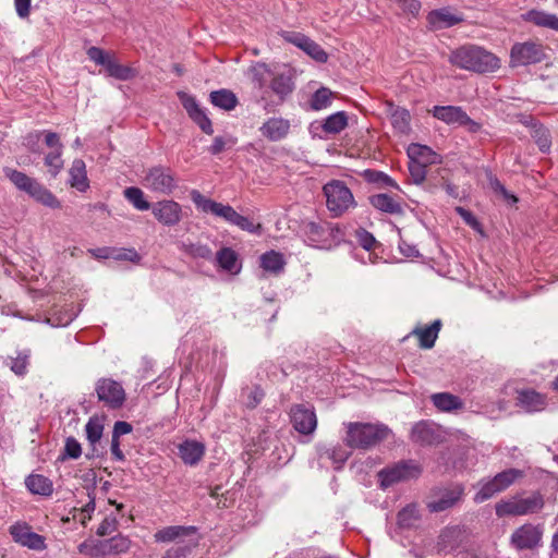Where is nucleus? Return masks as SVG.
Listing matches in <instances>:
<instances>
[{
    "label": "nucleus",
    "mask_w": 558,
    "mask_h": 558,
    "mask_svg": "<svg viewBox=\"0 0 558 558\" xmlns=\"http://www.w3.org/2000/svg\"><path fill=\"white\" fill-rule=\"evenodd\" d=\"M190 195L192 202L201 211L219 217L230 225L236 226L241 230L250 233L259 234L262 232V225L254 223L247 217L240 215L230 205H223L222 203L207 198L197 190H192Z\"/></svg>",
    "instance_id": "nucleus-2"
},
{
    "label": "nucleus",
    "mask_w": 558,
    "mask_h": 558,
    "mask_svg": "<svg viewBox=\"0 0 558 558\" xmlns=\"http://www.w3.org/2000/svg\"><path fill=\"white\" fill-rule=\"evenodd\" d=\"M98 400L111 409H119L125 401L122 385L111 378H101L96 384Z\"/></svg>",
    "instance_id": "nucleus-12"
},
{
    "label": "nucleus",
    "mask_w": 558,
    "mask_h": 558,
    "mask_svg": "<svg viewBox=\"0 0 558 558\" xmlns=\"http://www.w3.org/2000/svg\"><path fill=\"white\" fill-rule=\"evenodd\" d=\"M348 125V117L343 111H339L329 116L324 124L323 130L326 133L337 134L341 132Z\"/></svg>",
    "instance_id": "nucleus-38"
},
{
    "label": "nucleus",
    "mask_w": 558,
    "mask_h": 558,
    "mask_svg": "<svg viewBox=\"0 0 558 558\" xmlns=\"http://www.w3.org/2000/svg\"><path fill=\"white\" fill-rule=\"evenodd\" d=\"M62 150H45L40 148L39 154L43 155L44 166L52 178H56L63 168Z\"/></svg>",
    "instance_id": "nucleus-30"
},
{
    "label": "nucleus",
    "mask_w": 558,
    "mask_h": 558,
    "mask_svg": "<svg viewBox=\"0 0 558 558\" xmlns=\"http://www.w3.org/2000/svg\"><path fill=\"white\" fill-rule=\"evenodd\" d=\"M217 262L221 268L229 272H238V255L230 247H223L217 253Z\"/></svg>",
    "instance_id": "nucleus-35"
},
{
    "label": "nucleus",
    "mask_w": 558,
    "mask_h": 558,
    "mask_svg": "<svg viewBox=\"0 0 558 558\" xmlns=\"http://www.w3.org/2000/svg\"><path fill=\"white\" fill-rule=\"evenodd\" d=\"M369 203L372 206L383 213L390 215H402L403 207L401 203L395 197L386 194L379 193L369 197Z\"/></svg>",
    "instance_id": "nucleus-23"
},
{
    "label": "nucleus",
    "mask_w": 558,
    "mask_h": 558,
    "mask_svg": "<svg viewBox=\"0 0 558 558\" xmlns=\"http://www.w3.org/2000/svg\"><path fill=\"white\" fill-rule=\"evenodd\" d=\"M245 392H246V397H247L246 407L251 408V409L256 408L260 403V401L263 400V398L265 396L263 389H260L257 386L252 389L246 390Z\"/></svg>",
    "instance_id": "nucleus-60"
},
{
    "label": "nucleus",
    "mask_w": 558,
    "mask_h": 558,
    "mask_svg": "<svg viewBox=\"0 0 558 558\" xmlns=\"http://www.w3.org/2000/svg\"><path fill=\"white\" fill-rule=\"evenodd\" d=\"M209 97L214 106L227 111L234 109L238 105L236 96L228 89L211 92Z\"/></svg>",
    "instance_id": "nucleus-31"
},
{
    "label": "nucleus",
    "mask_w": 558,
    "mask_h": 558,
    "mask_svg": "<svg viewBox=\"0 0 558 558\" xmlns=\"http://www.w3.org/2000/svg\"><path fill=\"white\" fill-rule=\"evenodd\" d=\"M427 21L435 29L449 28L462 22V17L453 14L447 8L433 10L428 13Z\"/></svg>",
    "instance_id": "nucleus-20"
},
{
    "label": "nucleus",
    "mask_w": 558,
    "mask_h": 558,
    "mask_svg": "<svg viewBox=\"0 0 558 558\" xmlns=\"http://www.w3.org/2000/svg\"><path fill=\"white\" fill-rule=\"evenodd\" d=\"M517 405L526 412H539L546 407V397L534 389H518Z\"/></svg>",
    "instance_id": "nucleus-18"
},
{
    "label": "nucleus",
    "mask_w": 558,
    "mask_h": 558,
    "mask_svg": "<svg viewBox=\"0 0 558 558\" xmlns=\"http://www.w3.org/2000/svg\"><path fill=\"white\" fill-rule=\"evenodd\" d=\"M433 404L441 412H452L463 408L462 400L449 392H438L430 397Z\"/></svg>",
    "instance_id": "nucleus-28"
},
{
    "label": "nucleus",
    "mask_w": 558,
    "mask_h": 558,
    "mask_svg": "<svg viewBox=\"0 0 558 558\" xmlns=\"http://www.w3.org/2000/svg\"><path fill=\"white\" fill-rule=\"evenodd\" d=\"M332 92L327 87L317 89L311 99V108L313 110H323L331 105Z\"/></svg>",
    "instance_id": "nucleus-41"
},
{
    "label": "nucleus",
    "mask_w": 558,
    "mask_h": 558,
    "mask_svg": "<svg viewBox=\"0 0 558 558\" xmlns=\"http://www.w3.org/2000/svg\"><path fill=\"white\" fill-rule=\"evenodd\" d=\"M178 96L181 100L182 106L189 113L190 118H192L202 110L193 96L187 95L183 92L178 93Z\"/></svg>",
    "instance_id": "nucleus-54"
},
{
    "label": "nucleus",
    "mask_w": 558,
    "mask_h": 558,
    "mask_svg": "<svg viewBox=\"0 0 558 558\" xmlns=\"http://www.w3.org/2000/svg\"><path fill=\"white\" fill-rule=\"evenodd\" d=\"M154 217L163 226L178 225L182 218L181 205L172 199H163L151 206Z\"/></svg>",
    "instance_id": "nucleus-15"
},
{
    "label": "nucleus",
    "mask_w": 558,
    "mask_h": 558,
    "mask_svg": "<svg viewBox=\"0 0 558 558\" xmlns=\"http://www.w3.org/2000/svg\"><path fill=\"white\" fill-rule=\"evenodd\" d=\"M420 520V513L415 505H408L398 513V524L401 527H412Z\"/></svg>",
    "instance_id": "nucleus-40"
},
{
    "label": "nucleus",
    "mask_w": 558,
    "mask_h": 558,
    "mask_svg": "<svg viewBox=\"0 0 558 558\" xmlns=\"http://www.w3.org/2000/svg\"><path fill=\"white\" fill-rule=\"evenodd\" d=\"M500 492L502 490L494 477L481 485L478 492L474 496V501L476 504L484 502Z\"/></svg>",
    "instance_id": "nucleus-42"
},
{
    "label": "nucleus",
    "mask_w": 558,
    "mask_h": 558,
    "mask_svg": "<svg viewBox=\"0 0 558 558\" xmlns=\"http://www.w3.org/2000/svg\"><path fill=\"white\" fill-rule=\"evenodd\" d=\"M421 466L413 461H402L393 466L386 468L378 473L380 485L389 487L399 482L416 478L421 475Z\"/></svg>",
    "instance_id": "nucleus-10"
},
{
    "label": "nucleus",
    "mask_w": 558,
    "mask_h": 558,
    "mask_svg": "<svg viewBox=\"0 0 558 558\" xmlns=\"http://www.w3.org/2000/svg\"><path fill=\"white\" fill-rule=\"evenodd\" d=\"M85 432L88 441L94 445L100 440L104 432V425L98 417L93 416L85 425Z\"/></svg>",
    "instance_id": "nucleus-45"
},
{
    "label": "nucleus",
    "mask_w": 558,
    "mask_h": 558,
    "mask_svg": "<svg viewBox=\"0 0 558 558\" xmlns=\"http://www.w3.org/2000/svg\"><path fill=\"white\" fill-rule=\"evenodd\" d=\"M303 232L307 236L308 241L313 243L319 242L325 233L323 226L315 221L304 222Z\"/></svg>",
    "instance_id": "nucleus-49"
},
{
    "label": "nucleus",
    "mask_w": 558,
    "mask_h": 558,
    "mask_svg": "<svg viewBox=\"0 0 558 558\" xmlns=\"http://www.w3.org/2000/svg\"><path fill=\"white\" fill-rule=\"evenodd\" d=\"M544 507L543 497L533 494L527 497H511L496 504L495 510L499 518L508 515H527L538 512Z\"/></svg>",
    "instance_id": "nucleus-5"
},
{
    "label": "nucleus",
    "mask_w": 558,
    "mask_h": 558,
    "mask_svg": "<svg viewBox=\"0 0 558 558\" xmlns=\"http://www.w3.org/2000/svg\"><path fill=\"white\" fill-rule=\"evenodd\" d=\"M78 311L73 304H56L44 322L52 327H64L77 316Z\"/></svg>",
    "instance_id": "nucleus-17"
},
{
    "label": "nucleus",
    "mask_w": 558,
    "mask_h": 558,
    "mask_svg": "<svg viewBox=\"0 0 558 558\" xmlns=\"http://www.w3.org/2000/svg\"><path fill=\"white\" fill-rule=\"evenodd\" d=\"M543 529L541 525L526 523L514 530L511 535V545L519 549H533L542 542Z\"/></svg>",
    "instance_id": "nucleus-14"
},
{
    "label": "nucleus",
    "mask_w": 558,
    "mask_h": 558,
    "mask_svg": "<svg viewBox=\"0 0 558 558\" xmlns=\"http://www.w3.org/2000/svg\"><path fill=\"white\" fill-rule=\"evenodd\" d=\"M463 535L462 527L454 525V526H447L445 527L440 535H439V544L444 548H453L456 545L459 544Z\"/></svg>",
    "instance_id": "nucleus-36"
},
{
    "label": "nucleus",
    "mask_w": 558,
    "mask_h": 558,
    "mask_svg": "<svg viewBox=\"0 0 558 558\" xmlns=\"http://www.w3.org/2000/svg\"><path fill=\"white\" fill-rule=\"evenodd\" d=\"M10 362L8 365L10 366L11 371L14 372L16 375L22 376L27 371V365L29 364V355H22L19 354L15 359L10 357Z\"/></svg>",
    "instance_id": "nucleus-52"
},
{
    "label": "nucleus",
    "mask_w": 558,
    "mask_h": 558,
    "mask_svg": "<svg viewBox=\"0 0 558 558\" xmlns=\"http://www.w3.org/2000/svg\"><path fill=\"white\" fill-rule=\"evenodd\" d=\"M181 248L184 253L194 258L210 259L213 256L211 250L207 245L201 243H182Z\"/></svg>",
    "instance_id": "nucleus-44"
},
{
    "label": "nucleus",
    "mask_w": 558,
    "mask_h": 558,
    "mask_svg": "<svg viewBox=\"0 0 558 558\" xmlns=\"http://www.w3.org/2000/svg\"><path fill=\"white\" fill-rule=\"evenodd\" d=\"M489 185L490 189L496 193L499 194L506 199L507 202L514 204L518 202V198L509 193L507 189L504 186V184L495 177H489Z\"/></svg>",
    "instance_id": "nucleus-53"
},
{
    "label": "nucleus",
    "mask_w": 558,
    "mask_h": 558,
    "mask_svg": "<svg viewBox=\"0 0 558 558\" xmlns=\"http://www.w3.org/2000/svg\"><path fill=\"white\" fill-rule=\"evenodd\" d=\"M526 19L537 26L558 31V17L555 14L532 10L527 12Z\"/></svg>",
    "instance_id": "nucleus-34"
},
{
    "label": "nucleus",
    "mask_w": 558,
    "mask_h": 558,
    "mask_svg": "<svg viewBox=\"0 0 558 558\" xmlns=\"http://www.w3.org/2000/svg\"><path fill=\"white\" fill-rule=\"evenodd\" d=\"M357 239L360 245L367 251H371L376 243V240L373 236V234L367 232L366 230L357 232Z\"/></svg>",
    "instance_id": "nucleus-64"
},
{
    "label": "nucleus",
    "mask_w": 558,
    "mask_h": 558,
    "mask_svg": "<svg viewBox=\"0 0 558 558\" xmlns=\"http://www.w3.org/2000/svg\"><path fill=\"white\" fill-rule=\"evenodd\" d=\"M280 36L284 41L294 45L295 47L303 50L306 54L313 58L315 61L325 63L328 60L327 52L314 40L306 35L299 32L282 31Z\"/></svg>",
    "instance_id": "nucleus-13"
},
{
    "label": "nucleus",
    "mask_w": 558,
    "mask_h": 558,
    "mask_svg": "<svg viewBox=\"0 0 558 558\" xmlns=\"http://www.w3.org/2000/svg\"><path fill=\"white\" fill-rule=\"evenodd\" d=\"M326 206L332 217H341L356 207L353 193L343 181L331 180L323 187Z\"/></svg>",
    "instance_id": "nucleus-4"
},
{
    "label": "nucleus",
    "mask_w": 558,
    "mask_h": 558,
    "mask_svg": "<svg viewBox=\"0 0 558 558\" xmlns=\"http://www.w3.org/2000/svg\"><path fill=\"white\" fill-rule=\"evenodd\" d=\"M322 456H326L328 459L332 460L333 463L338 464L336 468H340L348 460L350 453L340 447H333L325 449Z\"/></svg>",
    "instance_id": "nucleus-50"
},
{
    "label": "nucleus",
    "mask_w": 558,
    "mask_h": 558,
    "mask_svg": "<svg viewBox=\"0 0 558 558\" xmlns=\"http://www.w3.org/2000/svg\"><path fill=\"white\" fill-rule=\"evenodd\" d=\"M52 492V482L45 476L37 475V495L50 496Z\"/></svg>",
    "instance_id": "nucleus-63"
},
{
    "label": "nucleus",
    "mask_w": 558,
    "mask_h": 558,
    "mask_svg": "<svg viewBox=\"0 0 558 558\" xmlns=\"http://www.w3.org/2000/svg\"><path fill=\"white\" fill-rule=\"evenodd\" d=\"M78 514L74 513L73 518L78 519L80 522L85 525L92 518V513L95 511V498H90L89 501L81 509H74Z\"/></svg>",
    "instance_id": "nucleus-58"
},
{
    "label": "nucleus",
    "mask_w": 558,
    "mask_h": 558,
    "mask_svg": "<svg viewBox=\"0 0 558 558\" xmlns=\"http://www.w3.org/2000/svg\"><path fill=\"white\" fill-rule=\"evenodd\" d=\"M37 202L50 208H58L60 206L57 197L46 189L37 187Z\"/></svg>",
    "instance_id": "nucleus-57"
},
{
    "label": "nucleus",
    "mask_w": 558,
    "mask_h": 558,
    "mask_svg": "<svg viewBox=\"0 0 558 558\" xmlns=\"http://www.w3.org/2000/svg\"><path fill=\"white\" fill-rule=\"evenodd\" d=\"M143 185L148 190L170 195L177 187L175 177L173 171L165 166H155L145 172Z\"/></svg>",
    "instance_id": "nucleus-8"
},
{
    "label": "nucleus",
    "mask_w": 558,
    "mask_h": 558,
    "mask_svg": "<svg viewBox=\"0 0 558 558\" xmlns=\"http://www.w3.org/2000/svg\"><path fill=\"white\" fill-rule=\"evenodd\" d=\"M7 175L17 189L25 191L31 196L35 194L33 190L32 179L28 178L23 172L16 170H7Z\"/></svg>",
    "instance_id": "nucleus-43"
},
{
    "label": "nucleus",
    "mask_w": 558,
    "mask_h": 558,
    "mask_svg": "<svg viewBox=\"0 0 558 558\" xmlns=\"http://www.w3.org/2000/svg\"><path fill=\"white\" fill-rule=\"evenodd\" d=\"M391 123L395 129L405 133L410 129V114L405 109L396 108L391 113Z\"/></svg>",
    "instance_id": "nucleus-46"
},
{
    "label": "nucleus",
    "mask_w": 558,
    "mask_h": 558,
    "mask_svg": "<svg viewBox=\"0 0 558 558\" xmlns=\"http://www.w3.org/2000/svg\"><path fill=\"white\" fill-rule=\"evenodd\" d=\"M262 134L270 141H280L290 130V123L282 118H270L260 126Z\"/></svg>",
    "instance_id": "nucleus-19"
},
{
    "label": "nucleus",
    "mask_w": 558,
    "mask_h": 558,
    "mask_svg": "<svg viewBox=\"0 0 558 558\" xmlns=\"http://www.w3.org/2000/svg\"><path fill=\"white\" fill-rule=\"evenodd\" d=\"M70 184L80 192H85L89 187L86 174V166L82 159H74L69 170Z\"/></svg>",
    "instance_id": "nucleus-24"
},
{
    "label": "nucleus",
    "mask_w": 558,
    "mask_h": 558,
    "mask_svg": "<svg viewBox=\"0 0 558 558\" xmlns=\"http://www.w3.org/2000/svg\"><path fill=\"white\" fill-rule=\"evenodd\" d=\"M131 541L122 535L99 543L97 550L101 555H119L130 549Z\"/></svg>",
    "instance_id": "nucleus-26"
},
{
    "label": "nucleus",
    "mask_w": 558,
    "mask_h": 558,
    "mask_svg": "<svg viewBox=\"0 0 558 558\" xmlns=\"http://www.w3.org/2000/svg\"><path fill=\"white\" fill-rule=\"evenodd\" d=\"M545 48L536 41L517 43L510 50V66H525L545 60Z\"/></svg>",
    "instance_id": "nucleus-9"
},
{
    "label": "nucleus",
    "mask_w": 558,
    "mask_h": 558,
    "mask_svg": "<svg viewBox=\"0 0 558 558\" xmlns=\"http://www.w3.org/2000/svg\"><path fill=\"white\" fill-rule=\"evenodd\" d=\"M522 476V472L517 469H509L504 472L498 473L495 478L498 483L501 490L507 489L510 485H512L517 478Z\"/></svg>",
    "instance_id": "nucleus-48"
},
{
    "label": "nucleus",
    "mask_w": 558,
    "mask_h": 558,
    "mask_svg": "<svg viewBox=\"0 0 558 558\" xmlns=\"http://www.w3.org/2000/svg\"><path fill=\"white\" fill-rule=\"evenodd\" d=\"M82 454L81 444L73 437H69L65 440L64 457L71 459H77Z\"/></svg>",
    "instance_id": "nucleus-59"
},
{
    "label": "nucleus",
    "mask_w": 558,
    "mask_h": 558,
    "mask_svg": "<svg viewBox=\"0 0 558 558\" xmlns=\"http://www.w3.org/2000/svg\"><path fill=\"white\" fill-rule=\"evenodd\" d=\"M284 265L283 255L278 252L269 251L260 256V267L266 271L279 274L283 270Z\"/></svg>",
    "instance_id": "nucleus-32"
},
{
    "label": "nucleus",
    "mask_w": 558,
    "mask_h": 558,
    "mask_svg": "<svg viewBox=\"0 0 558 558\" xmlns=\"http://www.w3.org/2000/svg\"><path fill=\"white\" fill-rule=\"evenodd\" d=\"M411 439L421 445H432L436 439V435L428 424L421 422L413 426Z\"/></svg>",
    "instance_id": "nucleus-33"
},
{
    "label": "nucleus",
    "mask_w": 558,
    "mask_h": 558,
    "mask_svg": "<svg viewBox=\"0 0 558 558\" xmlns=\"http://www.w3.org/2000/svg\"><path fill=\"white\" fill-rule=\"evenodd\" d=\"M432 112L436 119L447 124L465 126L472 133L481 129V124L472 120L461 107L435 106Z\"/></svg>",
    "instance_id": "nucleus-11"
},
{
    "label": "nucleus",
    "mask_w": 558,
    "mask_h": 558,
    "mask_svg": "<svg viewBox=\"0 0 558 558\" xmlns=\"http://www.w3.org/2000/svg\"><path fill=\"white\" fill-rule=\"evenodd\" d=\"M364 178L368 182L377 183L380 186H391L398 189V184L386 173L376 170H365Z\"/></svg>",
    "instance_id": "nucleus-47"
},
{
    "label": "nucleus",
    "mask_w": 558,
    "mask_h": 558,
    "mask_svg": "<svg viewBox=\"0 0 558 558\" xmlns=\"http://www.w3.org/2000/svg\"><path fill=\"white\" fill-rule=\"evenodd\" d=\"M449 62L460 69L476 73H492L500 68V59L486 49L465 45L453 50L449 56Z\"/></svg>",
    "instance_id": "nucleus-1"
},
{
    "label": "nucleus",
    "mask_w": 558,
    "mask_h": 558,
    "mask_svg": "<svg viewBox=\"0 0 558 558\" xmlns=\"http://www.w3.org/2000/svg\"><path fill=\"white\" fill-rule=\"evenodd\" d=\"M291 422L295 430L300 434H312L317 426V418L314 409L303 404H296L290 411Z\"/></svg>",
    "instance_id": "nucleus-16"
},
{
    "label": "nucleus",
    "mask_w": 558,
    "mask_h": 558,
    "mask_svg": "<svg viewBox=\"0 0 558 558\" xmlns=\"http://www.w3.org/2000/svg\"><path fill=\"white\" fill-rule=\"evenodd\" d=\"M88 58L98 65H102L108 75L120 81H128L136 75V71L128 65L120 64L114 56L98 47H89L86 51Z\"/></svg>",
    "instance_id": "nucleus-6"
},
{
    "label": "nucleus",
    "mask_w": 558,
    "mask_h": 558,
    "mask_svg": "<svg viewBox=\"0 0 558 558\" xmlns=\"http://www.w3.org/2000/svg\"><path fill=\"white\" fill-rule=\"evenodd\" d=\"M344 442L353 449H369L387 439L391 430L381 423H348Z\"/></svg>",
    "instance_id": "nucleus-3"
},
{
    "label": "nucleus",
    "mask_w": 558,
    "mask_h": 558,
    "mask_svg": "<svg viewBox=\"0 0 558 558\" xmlns=\"http://www.w3.org/2000/svg\"><path fill=\"white\" fill-rule=\"evenodd\" d=\"M269 72L268 68L264 63H257L251 68V73L253 80L258 83L259 86H263L265 83V75Z\"/></svg>",
    "instance_id": "nucleus-62"
},
{
    "label": "nucleus",
    "mask_w": 558,
    "mask_h": 558,
    "mask_svg": "<svg viewBox=\"0 0 558 558\" xmlns=\"http://www.w3.org/2000/svg\"><path fill=\"white\" fill-rule=\"evenodd\" d=\"M41 135L44 136L41 148H44L45 150L63 149L60 136L57 133L44 131L41 132Z\"/></svg>",
    "instance_id": "nucleus-51"
},
{
    "label": "nucleus",
    "mask_w": 558,
    "mask_h": 558,
    "mask_svg": "<svg viewBox=\"0 0 558 558\" xmlns=\"http://www.w3.org/2000/svg\"><path fill=\"white\" fill-rule=\"evenodd\" d=\"M118 529V520L114 515H107L97 529L99 536H106L113 533Z\"/></svg>",
    "instance_id": "nucleus-56"
},
{
    "label": "nucleus",
    "mask_w": 558,
    "mask_h": 558,
    "mask_svg": "<svg viewBox=\"0 0 558 558\" xmlns=\"http://www.w3.org/2000/svg\"><path fill=\"white\" fill-rule=\"evenodd\" d=\"M205 453V447L202 442L195 440H185L179 445V456L185 464H197Z\"/></svg>",
    "instance_id": "nucleus-22"
},
{
    "label": "nucleus",
    "mask_w": 558,
    "mask_h": 558,
    "mask_svg": "<svg viewBox=\"0 0 558 558\" xmlns=\"http://www.w3.org/2000/svg\"><path fill=\"white\" fill-rule=\"evenodd\" d=\"M191 119L202 129L203 132H205L206 134H213L214 129L211 125V121L203 110L197 112Z\"/></svg>",
    "instance_id": "nucleus-61"
},
{
    "label": "nucleus",
    "mask_w": 558,
    "mask_h": 558,
    "mask_svg": "<svg viewBox=\"0 0 558 558\" xmlns=\"http://www.w3.org/2000/svg\"><path fill=\"white\" fill-rule=\"evenodd\" d=\"M408 156L410 161L424 166L435 163L438 159L437 154L429 147L420 144H411L408 147Z\"/></svg>",
    "instance_id": "nucleus-27"
},
{
    "label": "nucleus",
    "mask_w": 558,
    "mask_h": 558,
    "mask_svg": "<svg viewBox=\"0 0 558 558\" xmlns=\"http://www.w3.org/2000/svg\"><path fill=\"white\" fill-rule=\"evenodd\" d=\"M270 87L276 95L283 99L292 93L294 84L291 76L279 74L274 77Z\"/></svg>",
    "instance_id": "nucleus-37"
},
{
    "label": "nucleus",
    "mask_w": 558,
    "mask_h": 558,
    "mask_svg": "<svg viewBox=\"0 0 558 558\" xmlns=\"http://www.w3.org/2000/svg\"><path fill=\"white\" fill-rule=\"evenodd\" d=\"M426 167L427 166L409 161L410 175L415 184H421L425 181L427 173Z\"/></svg>",
    "instance_id": "nucleus-55"
},
{
    "label": "nucleus",
    "mask_w": 558,
    "mask_h": 558,
    "mask_svg": "<svg viewBox=\"0 0 558 558\" xmlns=\"http://www.w3.org/2000/svg\"><path fill=\"white\" fill-rule=\"evenodd\" d=\"M441 327V322L439 319L435 320L430 326L427 327H416L411 332L416 336L420 341V347L422 349H432L435 344V341L438 337V332Z\"/></svg>",
    "instance_id": "nucleus-25"
},
{
    "label": "nucleus",
    "mask_w": 558,
    "mask_h": 558,
    "mask_svg": "<svg viewBox=\"0 0 558 558\" xmlns=\"http://www.w3.org/2000/svg\"><path fill=\"white\" fill-rule=\"evenodd\" d=\"M464 487L453 484L447 487H436L432 490L427 509L430 512H442L453 508L463 500Z\"/></svg>",
    "instance_id": "nucleus-7"
},
{
    "label": "nucleus",
    "mask_w": 558,
    "mask_h": 558,
    "mask_svg": "<svg viewBox=\"0 0 558 558\" xmlns=\"http://www.w3.org/2000/svg\"><path fill=\"white\" fill-rule=\"evenodd\" d=\"M124 197L138 210H148L150 203L145 199L144 192L140 187L131 186L123 191Z\"/></svg>",
    "instance_id": "nucleus-39"
},
{
    "label": "nucleus",
    "mask_w": 558,
    "mask_h": 558,
    "mask_svg": "<svg viewBox=\"0 0 558 558\" xmlns=\"http://www.w3.org/2000/svg\"><path fill=\"white\" fill-rule=\"evenodd\" d=\"M194 531L195 529L192 526L171 525L157 531L154 538L158 543H169L194 533Z\"/></svg>",
    "instance_id": "nucleus-29"
},
{
    "label": "nucleus",
    "mask_w": 558,
    "mask_h": 558,
    "mask_svg": "<svg viewBox=\"0 0 558 558\" xmlns=\"http://www.w3.org/2000/svg\"><path fill=\"white\" fill-rule=\"evenodd\" d=\"M9 533L15 543L31 549L35 548V532H33L32 525L27 522H15L10 526Z\"/></svg>",
    "instance_id": "nucleus-21"
}]
</instances>
